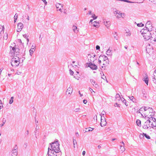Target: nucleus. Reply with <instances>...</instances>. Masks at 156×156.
<instances>
[{"mask_svg":"<svg viewBox=\"0 0 156 156\" xmlns=\"http://www.w3.org/2000/svg\"><path fill=\"white\" fill-rule=\"evenodd\" d=\"M50 145L51 148L49 147L48 148L47 156H57V154H59V156H61L62 153L59 147L58 140L51 143Z\"/></svg>","mask_w":156,"mask_h":156,"instance_id":"1","label":"nucleus"},{"mask_svg":"<svg viewBox=\"0 0 156 156\" xmlns=\"http://www.w3.org/2000/svg\"><path fill=\"white\" fill-rule=\"evenodd\" d=\"M156 127V119L154 117L149 118L147 120L144 122L143 126V128L147 129L149 128L154 129Z\"/></svg>","mask_w":156,"mask_h":156,"instance_id":"2","label":"nucleus"},{"mask_svg":"<svg viewBox=\"0 0 156 156\" xmlns=\"http://www.w3.org/2000/svg\"><path fill=\"white\" fill-rule=\"evenodd\" d=\"M151 31H147V33H144V34H142L144 39L145 40H148L150 39L151 40H154V34L153 33V34H151Z\"/></svg>","mask_w":156,"mask_h":156,"instance_id":"3","label":"nucleus"},{"mask_svg":"<svg viewBox=\"0 0 156 156\" xmlns=\"http://www.w3.org/2000/svg\"><path fill=\"white\" fill-rule=\"evenodd\" d=\"M10 51L9 52V54L12 56L13 55H18L20 53L19 52V49L16 46H15L14 47H12L10 46Z\"/></svg>","mask_w":156,"mask_h":156,"instance_id":"4","label":"nucleus"},{"mask_svg":"<svg viewBox=\"0 0 156 156\" xmlns=\"http://www.w3.org/2000/svg\"><path fill=\"white\" fill-rule=\"evenodd\" d=\"M19 61V58L18 57L16 56V58H12L11 62V65L15 67L17 66L20 63Z\"/></svg>","mask_w":156,"mask_h":156,"instance_id":"5","label":"nucleus"},{"mask_svg":"<svg viewBox=\"0 0 156 156\" xmlns=\"http://www.w3.org/2000/svg\"><path fill=\"white\" fill-rule=\"evenodd\" d=\"M99 59L103 61V65L104 66L107 65L109 64V60L106 56L101 55L99 56Z\"/></svg>","mask_w":156,"mask_h":156,"instance_id":"6","label":"nucleus"},{"mask_svg":"<svg viewBox=\"0 0 156 156\" xmlns=\"http://www.w3.org/2000/svg\"><path fill=\"white\" fill-rule=\"evenodd\" d=\"M114 15L117 19H119L121 18H124L125 16L124 13L121 12L118 10H116L114 12Z\"/></svg>","mask_w":156,"mask_h":156,"instance_id":"7","label":"nucleus"},{"mask_svg":"<svg viewBox=\"0 0 156 156\" xmlns=\"http://www.w3.org/2000/svg\"><path fill=\"white\" fill-rule=\"evenodd\" d=\"M146 51L147 53L150 55L153 52V49L152 47L148 44L146 47Z\"/></svg>","mask_w":156,"mask_h":156,"instance_id":"8","label":"nucleus"},{"mask_svg":"<svg viewBox=\"0 0 156 156\" xmlns=\"http://www.w3.org/2000/svg\"><path fill=\"white\" fill-rule=\"evenodd\" d=\"M145 28L147 29L148 31H152L153 27L151 21H148L147 22L145 25Z\"/></svg>","mask_w":156,"mask_h":156,"instance_id":"9","label":"nucleus"},{"mask_svg":"<svg viewBox=\"0 0 156 156\" xmlns=\"http://www.w3.org/2000/svg\"><path fill=\"white\" fill-rule=\"evenodd\" d=\"M101 122L100 123V125L101 127H103L105 126L107 122L106 121V119L104 116H101Z\"/></svg>","mask_w":156,"mask_h":156,"instance_id":"10","label":"nucleus"},{"mask_svg":"<svg viewBox=\"0 0 156 156\" xmlns=\"http://www.w3.org/2000/svg\"><path fill=\"white\" fill-rule=\"evenodd\" d=\"M63 5H62L61 4L58 3L56 5V7L57 9H58L57 10L60 11V12H62V9H63Z\"/></svg>","mask_w":156,"mask_h":156,"instance_id":"11","label":"nucleus"},{"mask_svg":"<svg viewBox=\"0 0 156 156\" xmlns=\"http://www.w3.org/2000/svg\"><path fill=\"white\" fill-rule=\"evenodd\" d=\"M151 109H152V108H151ZM150 110H151V108L147 110L145 112H143V114H141V115L144 118H147L148 116Z\"/></svg>","mask_w":156,"mask_h":156,"instance_id":"12","label":"nucleus"},{"mask_svg":"<svg viewBox=\"0 0 156 156\" xmlns=\"http://www.w3.org/2000/svg\"><path fill=\"white\" fill-rule=\"evenodd\" d=\"M23 26L22 23H19L17 24V32H20L23 28Z\"/></svg>","mask_w":156,"mask_h":156,"instance_id":"13","label":"nucleus"},{"mask_svg":"<svg viewBox=\"0 0 156 156\" xmlns=\"http://www.w3.org/2000/svg\"><path fill=\"white\" fill-rule=\"evenodd\" d=\"M73 92L72 87H69L67 90L66 94L69 96H70Z\"/></svg>","mask_w":156,"mask_h":156,"instance_id":"14","label":"nucleus"},{"mask_svg":"<svg viewBox=\"0 0 156 156\" xmlns=\"http://www.w3.org/2000/svg\"><path fill=\"white\" fill-rule=\"evenodd\" d=\"M154 112L153 110V109L152 108L151 109V110H149V113L148 116L147 117V119H149V118L153 117L154 116Z\"/></svg>","mask_w":156,"mask_h":156,"instance_id":"15","label":"nucleus"},{"mask_svg":"<svg viewBox=\"0 0 156 156\" xmlns=\"http://www.w3.org/2000/svg\"><path fill=\"white\" fill-rule=\"evenodd\" d=\"M88 66L93 70H96L98 68L96 65L92 63H89Z\"/></svg>","mask_w":156,"mask_h":156,"instance_id":"16","label":"nucleus"},{"mask_svg":"<svg viewBox=\"0 0 156 156\" xmlns=\"http://www.w3.org/2000/svg\"><path fill=\"white\" fill-rule=\"evenodd\" d=\"M72 30L74 33L76 34H77L79 31V28L75 25H73V26Z\"/></svg>","mask_w":156,"mask_h":156,"instance_id":"17","label":"nucleus"},{"mask_svg":"<svg viewBox=\"0 0 156 156\" xmlns=\"http://www.w3.org/2000/svg\"><path fill=\"white\" fill-rule=\"evenodd\" d=\"M90 81L91 83L94 87L95 88H97L98 87V85L94 80L93 79H91Z\"/></svg>","mask_w":156,"mask_h":156,"instance_id":"18","label":"nucleus"},{"mask_svg":"<svg viewBox=\"0 0 156 156\" xmlns=\"http://www.w3.org/2000/svg\"><path fill=\"white\" fill-rule=\"evenodd\" d=\"M144 75H145V76L144 77V78L143 79V81L145 82V83L147 85L148 84V76L146 74H145Z\"/></svg>","mask_w":156,"mask_h":156,"instance_id":"19","label":"nucleus"},{"mask_svg":"<svg viewBox=\"0 0 156 156\" xmlns=\"http://www.w3.org/2000/svg\"><path fill=\"white\" fill-rule=\"evenodd\" d=\"M17 148H15L13 149L12 152L11 156H17Z\"/></svg>","mask_w":156,"mask_h":156,"instance_id":"20","label":"nucleus"},{"mask_svg":"<svg viewBox=\"0 0 156 156\" xmlns=\"http://www.w3.org/2000/svg\"><path fill=\"white\" fill-rule=\"evenodd\" d=\"M153 81L154 83H156V69L154 71L153 74V76H152Z\"/></svg>","mask_w":156,"mask_h":156,"instance_id":"21","label":"nucleus"},{"mask_svg":"<svg viewBox=\"0 0 156 156\" xmlns=\"http://www.w3.org/2000/svg\"><path fill=\"white\" fill-rule=\"evenodd\" d=\"M126 32L125 33V34L126 37L130 36L131 35V33L129 30L128 29H126L125 30Z\"/></svg>","mask_w":156,"mask_h":156,"instance_id":"22","label":"nucleus"},{"mask_svg":"<svg viewBox=\"0 0 156 156\" xmlns=\"http://www.w3.org/2000/svg\"><path fill=\"white\" fill-rule=\"evenodd\" d=\"M93 26L96 27L97 28H98L100 26L99 23V22L97 21H94V22Z\"/></svg>","mask_w":156,"mask_h":156,"instance_id":"23","label":"nucleus"},{"mask_svg":"<svg viewBox=\"0 0 156 156\" xmlns=\"http://www.w3.org/2000/svg\"><path fill=\"white\" fill-rule=\"evenodd\" d=\"M151 108H150L148 107H142L140 108V111H143V112H145L147 110H148V109H150Z\"/></svg>","mask_w":156,"mask_h":156,"instance_id":"24","label":"nucleus"},{"mask_svg":"<svg viewBox=\"0 0 156 156\" xmlns=\"http://www.w3.org/2000/svg\"><path fill=\"white\" fill-rule=\"evenodd\" d=\"M104 24L105 26L108 28L110 26V22L109 21H104Z\"/></svg>","mask_w":156,"mask_h":156,"instance_id":"25","label":"nucleus"},{"mask_svg":"<svg viewBox=\"0 0 156 156\" xmlns=\"http://www.w3.org/2000/svg\"><path fill=\"white\" fill-rule=\"evenodd\" d=\"M115 98L116 100L117 101H120L121 99V98H120V95L119 94H116L115 96Z\"/></svg>","mask_w":156,"mask_h":156,"instance_id":"26","label":"nucleus"},{"mask_svg":"<svg viewBox=\"0 0 156 156\" xmlns=\"http://www.w3.org/2000/svg\"><path fill=\"white\" fill-rule=\"evenodd\" d=\"M136 125L139 126H141V122L140 120L139 119H137L136 121Z\"/></svg>","mask_w":156,"mask_h":156,"instance_id":"27","label":"nucleus"},{"mask_svg":"<svg viewBox=\"0 0 156 156\" xmlns=\"http://www.w3.org/2000/svg\"><path fill=\"white\" fill-rule=\"evenodd\" d=\"M2 123L0 125V126L1 127H2L4 126V124L5 123L6 120L5 119V118H3L2 119Z\"/></svg>","mask_w":156,"mask_h":156,"instance_id":"28","label":"nucleus"},{"mask_svg":"<svg viewBox=\"0 0 156 156\" xmlns=\"http://www.w3.org/2000/svg\"><path fill=\"white\" fill-rule=\"evenodd\" d=\"M35 51V49H34L33 48H31L29 51L30 52V55L32 56V54Z\"/></svg>","mask_w":156,"mask_h":156,"instance_id":"29","label":"nucleus"},{"mask_svg":"<svg viewBox=\"0 0 156 156\" xmlns=\"http://www.w3.org/2000/svg\"><path fill=\"white\" fill-rule=\"evenodd\" d=\"M106 54L108 55H111V50L109 49H108L106 52Z\"/></svg>","mask_w":156,"mask_h":156,"instance_id":"30","label":"nucleus"},{"mask_svg":"<svg viewBox=\"0 0 156 156\" xmlns=\"http://www.w3.org/2000/svg\"><path fill=\"white\" fill-rule=\"evenodd\" d=\"M147 31L148 30L145 28V29H142L141 31V33L142 34H144V33H147Z\"/></svg>","mask_w":156,"mask_h":156,"instance_id":"31","label":"nucleus"},{"mask_svg":"<svg viewBox=\"0 0 156 156\" xmlns=\"http://www.w3.org/2000/svg\"><path fill=\"white\" fill-rule=\"evenodd\" d=\"M129 98L130 99V100L132 101L133 102H135L136 101V100L134 98V97L133 96H132L131 97H129Z\"/></svg>","mask_w":156,"mask_h":156,"instance_id":"32","label":"nucleus"},{"mask_svg":"<svg viewBox=\"0 0 156 156\" xmlns=\"http://www.w3.org/2000/svg\"><path fill=\"white\" fill-rule=\"evenodd\" d=\"M120 149L121 150V151L122 152L124 151L125 150V148L124 147V146H123L122 145H121L120 146Z\"/></svg>","mask_w":156,"mask_h":156,"instance_id":"33","label":"nucleus"},{"mask_svg":"<svg viewBox=\"0 0 156 156\" xmlns=\"http://www.w3.org/2000/svg\"><path fill=\"white\" fill-rule=\"evenodd\" d=\"M121 100L122 101V102L124 103L126 105V106H128V104H127L126 102V100L124 99V98H122V99H121Z\"/></svg>","mask_w":156,"mask_h":156,"instance_id":"34","label":"nucleus"},{"mask_svg":"<svg viewBox=\"0 0 156 156\" xmlns=\"http://www.w3.org/2000/svg\"><path fill=\"white\" fill-rule=\"evenodd\" d=\"M14 98V97H11L9 102V104H11L13 103V101Z\"/></svg>","mask_w":156,"mask_h":156,"instance_id":"35","label":"nucleus"},{"mask_svg":"<svg viewBox=\"0 0 156 156\" xmlns=\"http://www.w3.org/2000/svg\"><path fill=\"white\" fill-rule=\"evenodd\" d=\"M91 15V17L93 18L94 20H95L97 18V17L95 16V14L94 13H92Z\"/></svg>","mask_w":156,"mask_h":156,"instance_id":"36","label":"nucleus"},{"mask_svg":"<svg viewBox=\"0 0 156 156\" xmlns=\"http://www.w3.org/2000/svg\"><path fill=\"white\" fill-rule=\"evenodd\" d=\"M143 134L144 135V136L147 139H150V136L146 134L143 133Z\"/></svg>","mask_w":156,"mask_h":156,"instance_id":"37","label":"nucleus"},{"mask_svg":"<svg viewBox=\"0 0 156 156\" xmlns=\"http://www.w3.org/2000/svg\"><path fill=\"white\" fill-rule=\"evenodd\" d=\"M123 1H124L125 2L129 3H137L136 2H132L128 0H123Z\"/></svg>","mask_w":156,"mask_h":156,"instance_id":"38","label":"nucleus"},{"mask_svg":"<svg viewBox=\"0 0 156 156\" xmlns=\"http://www.w3.org/2000/svg\"><path fill=\"white\" fill-rule=\"evenodd\" d=\"M117 33L116 32H115V34H114V37L115 38V39L116 40H118V37H117Z\"/></svg>","mask_w":156,"mask_h":156,"instance_id":"39","label":"nucleus"},{"mask_svg":"<svg viewBox=\"0 0 156 156\" xmlns=\"http://www.w3.org/2000/svg\"><path fill=\"white\" fill-rule=\"evenodd\" d=\"M90 128V129H88L87 128H86V129L87 130L86 131V132L91 131L94 129V128Z\"/></svg>","mask_w":156,"mask_h":156,"instance_id":"40","label":"nucleus"},{"mask_svg":"<svg viewBox=\"0 0 156 156\" xmlns=\"http://www.w3.org/2000/svg\"><path fill=\"white\" fill-rule=\"evenodd\" d=\"M137 26L139 27H142L144 26V24L142 23H140L137 24Z\"/></svg>","mask_w":156,"mask_h":156,"instance_id":"41","label":"nucleus"},{"mask_svg":"<svg viewBox=\"0 0 156 156\" xmlns=\"http://www.w3.org/2000/svg\"><path fill=\"white\" fill-rule=\"evenodd\" d=\"M73 144L74 145V147L75 148V145L77 144V142L76 140L74 139H73Z\"/></svg>","mask_w":156,"mask_h":156,"instance_id":"42","label":"nucleus"},{"mask_svg":"<svg viewBox=\"0 0 156 156\" xmlns=\"http://www.w3.org/2000/svg\"><path fill=\"white\" fill-rule=\"evenodd\" d=\"M18 17V15H17V14L16 13L15 15L14 16V22H15L16 20H17Z\"/></svg>","mask_w":156,"mask_h":156,"instance_id":"43","label":"nucleus"},{"mask_svg":"<svg viewBox=\"0 0 156 156\" xmlns=\"http://www.w3.org/2000/svg\"><path fill=\"white\" fill-rule=\"evenodd\" d=\"M7 36L8 34L6 33L4 35L3 37V38L4 39L6 40L7 38Z\"/></svg>","mask_w":156,"mask_h":156,"instance_id":"44","label":"nucleus"},{"mask_svg":"<svg viewBox=\"0 0 156 156\" xmlns=\"http://www.w3.org/2000/svg\"><path fill=\"white\" fill-rule=\"evenodd\" d=\"M80 108H75L74 110V111L76 112L80 111Z\"/></svg>","mask_w":156,"mask_h":156,"instance_id":"45","label":"nucleus"},{"mask_svg":"<svg viewBox=\"0 0 156 156\" xmlns=\"http://www.w3.org/2000/svg\"><path fill=\"white\" fill-rule=\"evenodd\" d=\"M144 135L143 134H143H140L139 136L140 138V139H142L144 137Z\"/></svg>","mask_w":156,"mask_h":156,"instance_id":"46","label":"nucleus"},{"mask_svg":"<svg viewBox=\"0 0 156 156\" xmlns=\"http://www.w3.org/2000/svg\"><path fill=\"white\" fill-rule=\"evenodd\" d=\"M105 114V112L104 111H103L101 112V114L100 115L101 116H102V115H104Z\"/></svg>","mask_w":156,"mask_h":156,"instance_id":"47","label":"nucleus"},{"mask_svg":"<svg viewBox=\"0 0 156 156\" xmlns=\"http://www.w3.org/2000/svg\"><path fill=\"white\" fill-rule=\"evenodd\" d=\"M91 12H92L91 11H90V10L88 12V13L87 14V15H91L92 13Z\"/></svg>","mask_w":156,"mask_h":156,"instance_id":"48","label":"nucleus"},{"mask_svg":"<svg viewBox=\"0 0 156 156\" xmlns=\"http://www.w3.org/2000/svg\"><path fill=\"white\" fill-rule=\"evenodd\" d=\"M155 33L156 35H155V37L154 36V41L155 42L156 41V29L155 30Z\"/></svg>","mask_w":156,"mask_h":156,"instance_id":"49","label":"nucleus"},{"mask_svg":"<svg viewBox=\"0 0 156 156\" xmlns=\"http://www.w3.org/2000/svg\"><path fill=\"white\" fill-rule=\"evenodd\" d=\"M151 2H152L154 3V4H156V0H149Z\"/></svg>","mask_w":156,"mask_h":156,"instance_id":"50","label":"nucleus"},{"mask_svg":"<svg viewBox=\"0 0 156 156\" xmlns=\"http://www.w3.org/2000/svg\"><path fill=\"white\" fill-rule=\"evenodd\" d=\"M114 106L115 107H119L120 106V105L119 104H118L117 103H115L114 105Z\"/></svg>","mask_w":156,"mask_h":156,"instance_id":"51","label":"nucleus"},{"mask_svg":"<svg viewBox=\"0 0 156 156\" xmlns=\"http://www.w3.org/2000/svg\"><path fill=\"white\" fill-rule=\"evenodd\" d=\"M70 73L71 75H73L74 73V72L73 71H72L71 69L69 70Z\"/></svg>","mask_w":156,"mask_h":156,"instance_id":"52","label":"nucleus"},{"mask_svg":"<svg viewBox=\"0 0 156 156\" xmlns=\"http://www.w3.org/2000/svg\"><path fill=\"white\" fill-rule=\"evenodd\" d=\"M23 37L26 38H28V36L27 35V34H25L24 35H23Z\"/></svg>","mask_w":156,"mask_h":156,"instance_id":"53","label":"nucleus"},{"mask_svg":"<svg viewBox=\"0 0 156 156\" xmlns=\"http://www.w3.org/2000/svg\"><path fill=\"white\" fill-rule=\"evenodd\" d=\"M97 50H99L100 49V47L99 45H97L96 47Z\"/></svg>","mask_w":156,"mask_h":156,"instance_id":"54","label":"nucleus"},{"mask_svg":"<svg viewBox=\"0 0 156 156\" xmlns=\"http://www.w3.org/2000/svg\"><path fill=\"white\" fill-rule=\"evenodd\" d=\"M45 4V5H46L47 4V2L45 0H41Z\"/></svg>","mask_w":156,"mask_h":156,"instance_id":"55","label":"nucleus"},{"mask_svg":"<svg viewBox=\"0 0 156 156\" xmlns=\"http://www.w3.org/2000/svg\"><path fill=\"white\" fill-rule=\"evenodd\" d=\"M83 102L84 104H86L87 102V101L86 100H84L83 101Z\"/></svg>","mask_w":156,"mask_h":156,"instance_id":"56","label":"nucleus"},{"mask_svg":"<svg viewBox=\"0 0 156 156\" xmlns=\"http://www.w3.org/2000/svg\"><path fill=\"white\" fill-rule=\"evenodd\" d=\"M35 44L33 45L32 46V47L31 48H33L34 49H35Z\"/></svg>","mask_w":156,"mask_h":156,"instance_id":"57","label":"nucleus"},{"mask_svg":"<svg viewBox=\"0 0 156 156\" xmlns=\"http://www.w3.org/2000/svg\"><path fill=\"white\" fill-rule=\"evenodd\" d=\"M101 63V59H99V58L98 59V64H100Z\"/></svg>","mask_w":156,"mask_h":156,"instance_id":"58","label":"nucleus"},{"mask_svg":"<svg viewBox=\"0 0 156 156\" xmlns=\"http://www.w3.org/2000/svg\"><path fill=\"white\" fill-rule=\"evenodd\" d=\"M3 108V106L2 103V105H0V110Z\"/></svg>","mask_w":156,"mask_h":156,"instance_id":"59","label":"nucleus"},{"mask_svg":"<svg viewBox=\"0 0 156 156\" xmlns=\"http://www.w3.org/2000/svg\"><path fill=\"white\" fill-rule=\"evenodd\" d=\"M94 120L95 119L96 120H97V116L96 115H95L94 116Z\"/></svg>","mask_w":156,"mask_h":156,"instance_id":"60","label":"nucleus"},{"mask_svg":"<svg viewBox=\"0 0 156 156\" xmlns=\"http://www.w3.org/2000/svg\"><path fill=\"white\" fill-rule=\"evenodd\" d=\"M22 73L21 72H20L19 71H17V72H16V74H17V75H20V74H21Z\"/></svg>","mask_w":156,"mask_h":156,"instance_id":"61","label":"nucleus"},{"mask_svg":"<svg viewBox=\"0 0 156 156\" xmlns=\"http://www.w3.org/2000/svg\"><path fill=\"white\" fill-rule=\"evenodd\" d=\"M75 134L77 137H78L79 135L78 132H76L75 133Z\"/></svg>","mask_w":156,"mask_h":156,"instance_id":"62","label":"nucleus"},{"mask_svg":"<svg viewBox=\"0 0 156 156\" xmlns=\"http://www.w3.org/2000/svg\"><path fill=\"white\" fill-rule=\"evenodd\" d=\"M86 153V152L85 151H83L82 152V154L83 156H84L85 155Z\"/></svg>","mask_w":156,"mask_h":156,"instance_id":"63","label":"nucleus"},{"mask_svg":"<svg viewBox=\"0 0 156 156\" xmlns=\"http://www.w3.org/2000/svg\"><path fill=\"white\" fill-rule=\"evenodd\" d=\"M102 78H103V79H105H105H106V76H104V75H103V77H102Z\"/></svg>","mask_w":156,"mask_h":156,"instance_id":"64","label":"nucleus"}]
</instances>
